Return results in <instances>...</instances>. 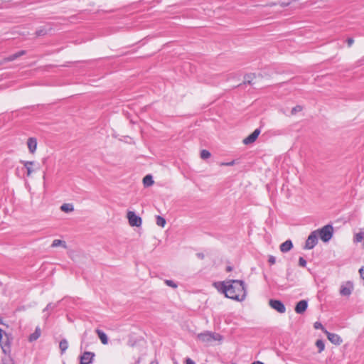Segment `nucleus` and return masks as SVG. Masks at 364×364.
<instances>
[{
	"mask_svg": "<svg viewBox=\"0 0 364 364\" xmlns=\"http://www.w3.org/2000/svg\"><path fill=\"white\" fill-rule=\"evenodd\" d=\"M221 289L225 296L237 301H242L247 295V289L244 281L231 279L221 283Z\"/></svg>",
	"mask_w": 364,
	"mask_h": 364,
	"instance_id": "obj_1",
	"label": "nucleus"
},
{
	"mask_svg": "<svg viewBox=\"0 0 364 364\" xmlns=\"http://www.w3.org/2000/svg\"><path fill=\"white\" fill-rule=\"evenodd\" d=\"M318 237L321 238V240L324 242H328L333 237V228L332 225L328 224L324 225L323 228L316 230Z\"/></svg>",
	"mask_w": 364,
	"mask_h": 364,
	"instance_id": "obj_2",
	"label": "nucleus"
},
{
	"mask_svg": "<svg viewBox=\"0 0 364 364\" xmlns=\"http://www.w3.org/2000/svg\"><path fill=\"white\" fill-rule=\"evenodd\" d=\"M198 338L200 341L210 344L215 341L222 340V336L217 333L210 331H205L198 335Z\"/></svg>",
	"mask_w": 364,
	"mask_h": 364,
	"instance_id": "obj_3",
	"label": "nucleus"
},
{
	"mask_svg": "<svg viewBox=\"0 0 364 364\" xmlns=\"http://www.w3.org/2000/svg\"><path fill=\"white\" fill-rule=\"evenodd\" d=\"M10 341L9 335L0 328V346L4 354H8L11 351Z\"/></svg>",
	"mask_w": 364,
	"mask_h": 364,
	"instance_id": "obj_4",
	"label": "nucleus"
},
{
	"mask_svg": "<svg viewBox=\"0 0 364 364\" xmlns=\"http://www.w3.org/2000/svg\"><path fill=\"white\" fill-rule=\"evenodd\" d=\"M129 223L132 227H140L142 223L141 217L138 216L134 211L127 212Z\"/></svg>",
	"mask_w": 364,
	"mask_h": 364,
	"instance_id": "obj_5",
	"label": "nucleus"
},
{
	"mask_svg": "<svg viewBox=\"0 0 364 364\" xmlns=\"http://www.w3.org/2000/svg\"><path fill=\"white\" fill-rule=\"evenodd\" d=\"M318 243V234L317 231H313L309 235L304 248L306 250L313 249Z\"/></svg>",
	"mask_w": 364,
	"mask_h": 364,
	"instance_id": "obj_6",
	"label": "nucleus"
},
{
	"mask_svg": "<svg viewBox=\"0 0 364 364\" xmlns=\"http://www.w3.org/2000/svg\"><path fill=\"white\" fill-rule=\"evenodd\" d=\"M269 304L275 311L280 314H284L286 311V307L284 304L278 299H270L269 301Z\"/></svg>",
	"mask_w": 364,
	"mask_h": 364,
	"instance_id": "obj_7",
	"label": "nucleus"
},
{
	"mask_svg": "<svg viewBox=\"0 0 364 364\" xmlns=\"http://www.w3.org/2000/svg\"><path fill=\"white\" fill-rule=\"evenodd\" d=\"M95 353L92 352L85 351L82 353L80 357V364H90L92 363Z\"/></svg>",
	"mask_w": 364,
	"mask_h": 364,
	"instance_id": "obj_8",
	"label": "nucleus"
},
{
	"mask_svg": "<svg viewBox=\"0 0 364 364\" xmlns=\"http://www.w3.org/2000/svg\"><path fill=\"white\" fill-rule=\"evenodd\" d=\"M325 334L326 335L328 339L335 345H340L343 342L341 336L336 333H330L328 331H325Z\"/></svg>",
	"mask_w": 364,
	"mask_h": 364,
	"instance_id": "obj_9",
	"label": "nucleus"
},
{
	"mask_svg": "<svg viewBox=\"0 0 364 364\" xmlns=\"http://www.w3.org/2000/svg\"><path fill=\"white\" fill-rule=\"evenodd\" d=\"M308 308V301L306 300H301L295 306L294 311L298 314H302Z\"/></svg>",
	"mask_w": 364,
	"mask_h": 364,
	"instance_id": "obj_10",
	"label": "nucleus"
},
{
	"mask_svg": "<svg viewBox=\"0 0 364 364\" xmlns=\"http://www.w3.org/2000/svg\"><path fill=\"white\" fill-rule=\"evenodd\" d=\"M353 291V284L350 282H348L345 285H342L340 289V294L342 296H349Z\"/></svg>",
	"mask_w": 364,
	"mask_h": 364,
	"instance_id": "obj_11",
	"label": "nucleus"
},
{
	"mask_svg": "<svg viewBox=\"0 0 364 364\" xmlns=\"http://www.w3.org/2000/svg\"><path fill=\"white\" fill-rule=\"evenodd\" d=\"M27 146L29 151L33 154L37 148V140L34 137H29L27 141Z\"/></svg>",
	"mask_w": 364,
	"mask_h": 364,
	"instance_id": "obj_12",
	"label": "nucleus"
},
{
	"mask_svg": "<svg viewBox=\"0 0 364 364\" xmlns=\"http://www.w3.org/2000/svg\"><path fill=\"white\" fill-rule=\"evenodd\" d=\"M293 247V243L291 240H287L284 242L282 243L279 246L280 251L282 252H287L291 250Z\"/></svg>",
	"mask_w": 364,
	"mask_h": 364,
	"instance_id": "obj_13",
	"label": "nucleus"
},
{
	"mask_svg": "<svg viewBox=\"0 0 364 364\" xmlns=\"http://www.w3.org/2000/svg\"><path fill=\"white\" fill-rule=\"evenodd\" d=\"M58 304H53V303H49L46 306V308L43 310V313H47L46 314H45L43 316L45 318L46 320H47L50 316V312L51 311H53V309H55L56 307H57Z\"/></svg>",
	"mask_w": 364,
	"mask_h": 364,
	"instance_id": "obj_14",
	"label": "nucleus"
},
{
	"mask_svg": "<svg viewBox=\"0 0 364 364\" xmlns=\"http://www.w3.org/2000/svg\"><path fill=\"white\" fill-rule=\"evenodd\" d=\"M95 331H96V333L97 334L99 338L100 339L102 343L104 345L107 344L108 338H107V336L106 335V333L100 329H96Z\"/></svg>",
	"mask_w": 364,
	"mask_h": 364,
	"instance_id": "obj_15",
	"label": "nucleus"
},
{
	"mask_svg": "<svg viewBox=\"0 0 364 364\" xmlns=\"http://www.w3.org/2000/svg\"><path fill=\"white\" fill-rule=\"evenodd\" d=\"M25 53H26L25 50H20L16 53H14L12 55H10L9 56L6 57L4 59V60L5 61H13V60L17 59L18 58H19L20 56L23 55Z\"/></svg>",
	"mask_w": 364,
	"mask_h": 364,
	"instance_id": "obj_16",
	"label": "nucleus"
},
{
	"mask_svg": "<svg viewBox=\"0 0 364 364\" xmlns=\"http://www.w3.org/2000/svg\"><path fill=\"white\" fill-rule=\"evenodd\" d=\"M21 163L23 164V166L27 170V176H30L31 173L33 172L32 166L34 162L29 161H21Z\"/></svg>",
	"mask_w": 364,
	"mask_h": 364,
	"instance_id": "obj_17",
	"label": "nucleus"
},
{
	"mask_svg": "<svg viewBox=\"0 0 364 364\" xmlns=\"http://www.w3.org/2000/svg\"><path fill=\"white\" fill-rule=\"evenodd\" d=\"M154 183L151 175H146L143 178V183L145 187H149L153 185Z\"/></svg>",
	"mask_w": 364,
	"mask_h": 364,
	"instance_id": "obj_18",
	"label": "nucleus"
},
{
	"mask_svg": "<svg viewBox=\"0 0 364 364\" xmlns=\"http://www.w3.org/2000/svg\"><path fill=\"white\" fill-rule=\"evenodd\" d=\"M61 354H63L68 348V342L65 338L62 339L59 343Z\"/></svg>",
	"mask_w": 364,
	"mask_h": 364,
	"instance_id": "obj_19",
	"label": "nucleus"
},
{
	"mask_svg": "<svg viewBox=\"0 0 364 364\" xmlns=\"http://www.w3.org/2000/svg\"><path fill=\"white\" fill-rule=\"evenodd\" d=\"M41 336V330L39 328H36L34 333H31L29 336V341L32 342L36 341Z\"/></svg>",
	"mask_w": 364,
	"mask_h": 364,
	"instance_id": "obj_20",
	"label": "nucleus"
},
{
	"mask_svg": "<svg viewBox=\"0 0 364 364\" xmlns=\"http://www.w3.org/2000/svg\"><path fill=\"white\" fill-rule=\"evenodd\" d=\"M255 77L256 76H255V73L247 74L244 77V79H245L244 83L249 84V85L253 84L252 80L255 78Z\"/></svg>",
	"mask_w": 364,
	"mask_h": 364,
	"instance_id": "obj_21",
	"label": "nucleus"
},
{
	"mask_svg": "<svg viewBox=\"0 0 364 364\" xmlns=\"http://www.w3.org/2000/svg\"><path fill=\"white\" fill-rule=\"evenodd\" d=\"M60 210L65 213H69L74 210L73 205L70 203H63L60 206Z\"/></svg>",
	"mask_w": 364,
	"mask_h": 364,
	"instance_id": "obj_22",
	"label": "nucleus"
},
{
	"mask_svg": "<svg viewBox=\"0 0 364 364\" xmlns=\"http://www.w3.org/2000/svg\"><path fill=\"white\" fill-rule=\"evenodd\" d=\"M58 246H62L64 248L67 247L66 242L64 240H54L52 242L51 247H57Z\"/></svg>",
	"mask_w": 364,
	"mask_h": 364,
	"instance_id": "obj_23",
	"label": "nucleus"
},
{
	"mask_svg": "<svg viewBox=\"0 0 364 364\" xmlns=\"http://www.w3.org/2000/svg\"><path fill=\"white\" fill-rule=\"evenodd\" d=\"M257 139L253 135V134H250L247 137L243 139V143L246 145L253 143Z\"/></svg>",
	"mask_w": 364,
	"mask_h": 364,
	"instance_id": "obj_24",
	"label": "nucleus"
},
{
	"mask_svg": "<svg viewBox=\"0 0 364 364\" xmlns=\"http://www.w3.org/2000/svg\"><path fill=\"white\" fill-rule=\"evenodd\" d=\"M156 223L157 225L164 228L166 225V220L163 217L157 215L156 218Z\"/></svg>",
	"mask_w": 364,
	"mask_h": 364,
	"instance_id": "obj_25",
	"label": "nucleus"
},
{
	"mask_svg": "<svg viewBox=\"0 0 364 364\" xmlns=\"http://www.w3.org/2000/svg\"><path fill=\"white\" fill-rule=\"evenodd\" d=\"M316 346L318 348V353H321L325 348L324 342L321 339L316 341Z\"/></svg>",
	"mask_w": 364,
	"mask_h": 364,
	"instance_id": "obj_26",
	"label": "nucleus"
},
{
	"mask_svg": "<svg viewBox=\"0 0 364 364\" xmlns=\"http://www.w3.org/2000/svg\"><path fill=\"white\" fill-rule=\"evenodd\" d=\"M210 156H211L210 152L208 150L203 149L200 151V158L203 159H207L210 158Z\"/></svg>",
	"mask_w": 364,
	"mask_h": 364,
	"instance_id": "obj_27",
	"label": "nucleus"
},
{
	"mask_svg": "<svg viewBox=\"0 0 364 364\" xmlns=\"http://www.w3.org/2000/svg\"><path fill=\"white\" fill-rule=\"evenodd\" d=\"M364 234L363 232H359L356 233L354 236V242H361L363 239Z\"/></svg>",
	"mask_w": 364,
	"mask_h": 364,
	"instance_id": "obj_28",
	"label": "nucleus"
},
{
	"mask_svg": "<svg viewBox=\"0 0 364 364\" xmlns=\"http://www.w3.org/2000/svg\"><path fill=\"white\" fill-rule=\"evenodd\" d=\"M314 327L316 328V329H321L322 331L325 333V331H327L324 327L322 325L321 323L320 322H315L314 324Z\"/></svg>",
	"mask_w": 364,
	"mask_h": 364,
	"instance_id": "obj_29",
	"label": "nucleus"
},
{
	"mask_svg": "<svg viewBox=\"0 0 364 364\" xmlns=\"http://www.w3.org/2000/svg\"><path fill=\"white\" fill-rule=\"evenodd\" d=\"M301 110H302V107L300 105H296L291 109V114H295L297 112H301Z\"/></svg>",
	"mask_w": 364,
	"mask_h": 364,
	"instance_id": "obj_30",
	"label": "nucleus"
},
{
	"mask_svg": "<svg viewBox=\"0 0 364 364\" xmlns=\"http://www.w3.org/2000/svg\"><path fill=\"white\" fill-rule=\"evenodd\" d=\"M165 284L167 286L171 287L172 288H176L178 287L177 284L173 280L166 279L165 280Z\"/></svg>",
	"mask_w": 364,
	"mask_h": 364,
	"instance_id": "obj_31",
	"label": "nucleus"
},
{
	"mask_svg": "<svg viewBox=\"0 0 364 364\" xmlns=\"http://www.w3.org/2000/svg\"><path fill=\"white\" fill-rule=\"evenodd\" d=\"M46 34V30L44 28L38 29L36 31V35L37 36H42Z\"/></svg>",
	"mask_w": 364,
	"mask_h": 364,
	"instance_id": "obj_32",
	"label": "nucleus"
},
{
	"mask_svg": "<svg viewBox=\"0 0 364 364\" xmlns=\"http://www.w3.org/2000/svg\"><path fill=\"white\" fill-rule=\"evenodd\" d=\"M299 265L302 267H305L306 266V259L302 257H300L299 259Z\"/></svg>",
	"mask_w": 364,
	"mask_h": 364,
	"instance_id": "obj_33",
	"label": "nucleus"
},
{
	"mask_svg": "<svg viewBox=\"0 0 364 364\" xmlns=\"http://www.w3.org/2000/svg\"><path fill=\"white\" fill-rule=\"evenodd\" d=\"M268 262L270 265H273L276 262V258L273 255H269L268 256Z\"/></svg>",
	"mask_w": 364,
	"mask_h": 364,
	"instance_id": "obj_34",
	"label": "nucleus"
},
{
	"mask_svg": "<svg viewBox=\"0 0 364 364\" xmlns=\"http://www.w3.org/2000/svg\"><path fill=\"white\" fill-rule=\"evenodd\" d=\"M260 132H261L260 129L257 128V129H256L252 132V134H253V135L255 136V138L257 139V138L258 137L259 134H260Z\"/></svg>",
	"mask_w": 364,
	"mask_h": 364,
	"instance_id": "obj_35",
	"label": "nucleus"
},
{
	"mask_svg": "<svg viewBox=\"0 0 364 364\" xmlns=\"http://www.w3.org/2000/svg\"><path fill=\"white\" fill-rule=\"evenodd\" d=\"M346 42H347V43H348V46L349 47H350V46L353 45V42H354V40H353L352 38H348L346 40Z\"/></svg>",
	"mask_w": 364,
	"mask_h": 364,
	"instance_id": "obj_36",
	"label": "nucleus"
},
{
	"mask_svg": "<svg viewBox=\"0 0 364 364\" xmlns=\"http://www.w3.org/2000/svg\"><path fill=\"white\" fill-rule=\"evenodd\" d=\"M235 164V161L233 160V161H231L228 162V163H223V164H222V165L227 166H233Z\"/></svg>",
	"mask_w": 364,
	"mask_h": 364,
	"instance_id": "obj_37",
	"label": "nucleus"
},
{
	"mask_svg": "<svg viewBox=\"0 0 364 364\" xmlns=\"http://www.w3.org/2000/svg\"><path fill=\"white\" fill-rule=\"evenodd\" d=\"M359 273L360 274V277L364 279V267H362L360 269H359Z\"/></svg>",
	"mask_w": 364,
	"mask_h": 364,
	"instance_id": "obj_38",
	"label": "nucleus"
},
{
	"mask_svg": "<svg viewBox=\"0 0 364 364\" xmlns=\"http://www.w3.org/2000/svg\"><path fill=\"white\" fill-rule=\"evenodd\" d=\"M186 364H196V363L192 359H191L189 358H187L186 359Z\"/></svg>",
	"mask_w": 364,
	"mask_h": 364,
	"instance_id": "obj_39",
	"label": "nucleus"
},
{
	"mask_svg": "<svg viewBox=\"0 0 364 364\" xmlns=\"http://www.w3.org/2000/svg\"><path fill=\"white\" fill-rule=\"evenodd\" d=\"M196 256H197L199 259H204V257H205V256H204V254H203V253H201V252H198V253H197V254H196Z\"/></svg>",
	"mask_w": 364,
	"mask_h": 364,
	"instance_id": "obj_40",
	"label": "nucleus"
},
{
	"mask_svg": "<svg viewBox=\"0 0 364 364\" xmlns=\"http://www.w3.org/2000/svg\"><path fill=\"white\" fill-rule=\"evenodd\" d=\"M232 270V267H230V266H228V267H226V272H231Z\"/></svg>",
	"mask_w": 364,
	"mask_h": 364,
	"instance_id": "obj_41",
	"label": "nucleus"
},
{
	"mask_svg": "<svg viewBox=\"0 0 364 364\" xmlns=\"http://www.w3.org/2000/svg\"><path fill=\"white\" fill-rule=\"evenodd\" d=\"M252 364H264V363L260 361H255V362H253Z\"/></svg>",
	"mask_w": 364,
	"mask_h": 364,
	"instance_id": "obj_42",
	"label": "nucleus"
},
{
	"mask_svg": "<svg viewBox=\"0 0 364 364\" xmlns=\"http://www.w3.org/2000/svg\"><path fill=\"white\" fill-rule=\"evenodd\" d=\"M150 364H158V363H157V362L152 361V362H151V363H150Z\"/></svg>",
	"mask_w": 364,
	"mask_h": 364,
	"instance_id": "obj_43",
	"label": "nucleus"
},
{
	"mask_svg": "<svg viewBox=\"0 0 364 364\" xmlns=\"http://www.w3.org/2000/svg\"><path fill=\"white\" fill-rule=\"evenodd\" d=\"M63 364H65V363H63Z\"/></svg>",
	"mask_w": 364,
	"mask_h": 364,
	"instance_id": "obj_44",
	"label": "nucleus"
}]
</instances>
